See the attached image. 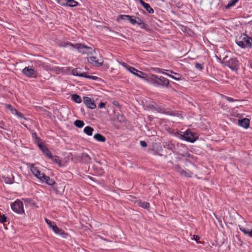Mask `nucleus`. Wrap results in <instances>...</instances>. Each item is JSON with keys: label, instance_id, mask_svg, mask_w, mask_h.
Here are the masks:
<instances>
[{"label": "nucleus", "instance_id": "obj_1", "mask_svg": "<svg viewBox=\"0 0 252 252\" xmlns=\"http://www.w3.org/2000/svg\"><path fill=\"white\" fill-rule=\"evenodd\" d=\"M174 135L181 140L190 143L194 142L198 138L197 136L189 129H188L184 132L176 130L174 132Z\"/></svg>", "mask_w": 252, "mask_h": 252}, {"label": "nucleus", "instance_id": "obj_2", "mask_svg": "<svg viewBox=\"0 0 252 252\" xmlns=\"http://www.w3.org/2000/svg\"><path fill=\"white\" fill-rule=\"evenodd\" d=\"M236 43L242 48H251L252 46V38L246 34H242L235 40Z\"/></svg>", "mask_w": 252, "mask_h": 252}, {"label": "nucleus", "instance_id": "obj_3", "mask_svg": "<svg viewBox=\"0 0 252 252\" xmlns=\"http://www.w3.org/2000/svg\"><path fill=\"white\" fill-rule=\"evenodd\" d=\"M66 46H71L77 49L78 52L82 54H92L95 52V49L84 45L82 44H73L72 43H67Z\"/></svg>", "mask_w": 252, "mask_h": 252}, {"label": "nucleus", "instance_id": "obj_4", "mask_svg": "<svg viewBox=\"0 0 252 252\" xmlns=\"http://www.w3.org/2000/svg\"><path fill=\"white\" fill-rule=\"evenodd\" d=\"M22 72L25 76L30 78H35L38 75L37 70L32 66L25 67L22 70Z\"/></svg>", "mask_w": 252, "mask_h": 252}, {"label": "nucleus", "instance_id": "obj_5", "mask_svg": "<svg viewBox=\"0 0 252 252\" xmlns=\"http://www.w3.org/2000/svg\"><path fill=\"white\" fill-rule=\"evenodd\" d=\"M12 210L18 214H24V210L23 207V203L19 199H17L13 203L11 204Z\"/></svg>", "mask_w": 252, "mask_h": 252}, {"label": "nucleus", "instance_id": "obj_6", "mask_svg": "<svg viewBox=\"0 0 252 252\" xmlns=\"http://www.w3.org/2000/svg\"><path fill=\"white\" fill-rule=\"evenodd\" d=\"M72 74L74 76L82 77L86 78H88L89 79H91L93 80H97L99 79V78L97 76H91L88 75L86 74L85 72L81 73L78 68H74L72 70Z\"/></svg>", "mask_w": 252, "mask_h": 252}, {"label": "nucleus", "instance_id": "obj_7", "mask_svg": "<svg viewBox=\"0 0 252 252\" xmlns=\"http://www.w3.org/2000/svg\"><path fill=\"white\" fill-rule=\"evenodd\" d=\"M87 60L90 63L95 67L102 66L104 62L102 57H100V58L97 59L95 57L90 56L87 58Z\"/></svg>", "mask_w": 252, "mask_h": 252}, {"label": "nucleus", "instance_id": "obj_8", "mask_svg": "<svg viewBox=\"0 0 252 252\" xmlns=\"http://www.w3.org/2000/svg\"><path fill=\"white\" fill-rule=\"evenodd\" d=\"M149 83L155 87H160L159 77L155 74H151L145 79Z\"/></svg>", "mask_w": 252, "mask_h": 252}, {"label": "nucleus", "instance_id": "obj_9", "mask_svg": "<svg viewBox=\"0 0 252 252\" xmlns=\"http://www.w3.org/2000/svg\"><path fill=\"white\" fill-rule=\"evenodd\" d=\"M238 61L235 58H230L225 63V64L233 70H237L238 68Z\"/></svg>", "mask_w": 252, "mask_h": 252}, {"label": "nucleus", "instance_id": "obj_10", "mask_svg": "<svg viewBox=\"0 0 252 252\" xmlns=\"http://www.w3.org/2000/svg\"><path fill=\"white\" fill-rule=\"evenodd\" d=\"M158 112L160 113H164L166 115L173 116H177L179 118H182V117L181 115L178 112L176 111H173L171 110H165L164 109L162 108H158L156 109Z\"/></svg>", "mask_w": 252, "mask_h": 252}, {"label": "nucleus", "instance_id": "obj_11", "mask_svg": "<svg viewBox=\"0 0 252 252\" xmlns=\"http://www.w3.org/2000/svg\"><path fill=\"white\" fill-rule=\"evenodd\" d=\"M129 72L139 78L144 79L147 77L146 73L137 70L133 67H129Z\"/></svg>", "mask_w": 252, "mask_h": 252}, {"label": "nucleus", "instance_id": "obj_12", "mask_svg": "<svg viewBox=\"0 0 252 252\" xmlns=\"http://www.w3.org/2000/svg\"><path fill=\"white\" fill-rule=\"evenodd\" d=\"M176 171L182 176H184L187 178H191L192 175V173L189 170L186 171L182 169L179 165H176L175 167Z\"/></svg>", "mask_w": 252, "mask_h": 252}, {"label": "nucleus", "instance_id": "obj_13", "mask_svg": "<svg viewBox=\"0 0 252 252\" xmlns=\"http://www.w3.org/2000/svg\"><path fill=\"white\" fill-rule=\"evenodd\" d=\"M83 102L87 107L93 109L96 107V105L93 100L89 97H84Z\"/></svg>", "mask_w": 252, "mask_h": 252}, {"label": "nucleus", "instance_id": "obj_14", "mask_svg": "<svg viewBox=\"0 0 252 252\" xmlns=\"http://www.w3.org/2000/svg\"><path fill=\"white\" fill-rule=\"evenodd\" d=\"M52 229L55 234L61 236L63 238H66L68 236L66 233L62 229L59 228L56 225H55L54 226H52Z\"/></svg>", "mask_w": 252, "mask_h": 252}, {"label": "nucleus", "instance_id": "obj_15", "mask_svg": "<svg viewBox=\"0 0 252 252\" xmlns=\"http://www.w3.org/2000/svg\"><path fill=\"white\" fill-rule=\"evenodd\" d=\"M167 72H169L171 74L166 73V75L172 78L173 79L177 81H180L182 78V76L181 74L178 73L174 72L173 71L171 70H166Z\"/></svg>", "mask_w": 252, "mask_h": 252}, {"label": "nucleus", "instance_id": "obj_16", "mask_svg": "<svg viewBox=\"0 0 252 252\" xmlns=\"http://www.w3.org/2000/svg\"><path fill=\"white\" fill-rule=\"evenodd\" d=\"M31 171L33 175L35 176L37 178H38L39 180L40 178H41V176L44 173H41L37 167H35L33 165H32L31 166Z\"/></svg>", "mask_w": 252, "mask_h": 252}, {"label": "nucleus", "instance_id": "obj_17", "mask_svg": "<svg viewBox=\"0 0 252 252\" xmlns=\"http://www.w3.org/2000/svg\"><path fill=\"white\" fill-rule=\"evenodd\" d=\"M164 148L170 151L171 153H175V146L170 141H168L165 143Z\"/></svg>", "mask_w": 252, "mask_h": 252}, {"label": "nucleus", "instance_id": "obj_18", "mask_svg": "<svg viewBox=\"0 0 252 252\" xmlns=\"http://www.w3.org/2000/svg\"><path fill=\"white\" fill-rule=\"evenodd\" d=\"M159 83L160 84V86L168 87L169 84V80L163 76H159Z\"/></svg>", "mask_w": 252, "mask_h": 252}, {"label": "nucleus", "instance_id": "obj_19", "mask_svg": "<svg viewBox=\"0 0 252 252\" xmlns=\"http://www.w3.org/2000/svg\"><path fill=\"white\" fill-rule=\"evenodd\" d=\"M239 125L244 128H247L250 126V120L248 119L244 118L239 120Z\"/></svg>", "mask_w": 252, "mask_h": 252}, {"label": "nucleus", "instance_id": "obj_20", "mask_svg": "<svg viewBox=\"0 0 252 252\" xmlns=\"http://www.w3.org/2000/svg\"><path fill=\"white\" fill-rule=\"evenodd\" d=\"M38 148L47 158L49 156H51V152L44 144L42 145H40Z\"/></svg>", "mask_w": 252, "mask_h": 252}, {"label": "nucleus", "instance_id": "obj_21", "mask_svg": "<svg viewBox=\"0 0 252 252\" xmlns=\"http://www.w3.org/2000/svg\"><path fill=\"white\" fill-rule=\"evenodd\" d=\"M239 229L244 235L252 238V228L251 229H247L243 226L239 225Z\"/></svg>", "mask_w": 252, "mask_h": 252}, {"label": "nucleus", "instance_id": "obj_22", "mask_svg": "<svg viewBox=\"0 0 252 252\" xmlns=\"http://www.w3.org/2000/svg\"><path fill=\"white\" fill-rule=\"evenodd\" d=\"M94 138L99 142H105L106 141V138L103 135L98 133L94 134Z\"/></svg>", "mask_w": 252, "mask_h": 252}, {"label": "nucleus", "instance_id": "obj_23", "mask_svg": "<svg viewBox=\"0 0 252 252\" xmlns=\"http://www.w3.org/2000/svg\"><path fill=\"white\" fill-rule=\"evenodd\" d=\"M94 128L90 126H86L84 129V132L88 136H92L93 135V132Z\"/></svg>", "mask_w": 252, "mask_h": 252}, {"label": "nucleus", "instance_id": "obj_24", "mask_svg": "<svg viewBox=\"0 0 252 252\" xmlns=\"http://www.w3.org/2000/svg\"><path fill=\"white\" fill-rule=\"evenodd\" d=\"M71 100L77 103H80L82 102L81 97L78 94H72L71 97Z\"/></svg>", "mask_w": 252, "mask_h": 252}, {"label": "nucleus", "instance_id": "obj_25", "mask_svg": "<svg viewBox=\"0 0 252 252\" xmlns=\"http://www.w3.org/2000/svg\"><path fill=\"white\" fill-rule=\"evenodd\" d=\"M239 0H230L227 5L225 6V9H230L234 6Z\"/></svg>", "mask_w": 252, "mask_h": 252}, {"label": "nucleus", "instance_id": "obj_26", "mask_svg": "<svg viewBox=\"0 0 252 252\" xmlns=\"http://www.w3.org/2000/svg\"><path fill=\"white\" fill-rule=\"evenodd\" d=\"M143 6L149 13H153L154 12V9L151 7L149 4L143 2Z\"/></svg>", "mask_w": 252, "mask_h": 252}, {"label": "nucleus", "instance_id": "obj_27", "mask_svg": "<svg viewBox=\"0 0 252 252\" xmlns=\"http://www.w3.org/2000/svg\"><path fill=\"white\" fill-rule=\"evenodd\" d=\"M74 125L75 126L78 128H82L84 126L85 124L83 121L76 120L74 122Z\"/></svg>", "mask_w": 252, "mask_h": 252}, {"label": "nucleus", "instance_id": "obj_28", "mask_svg": "<svg viewBox=\"0 0 252 252\" xmlns=\"http://www.w3.org/2000/svg\"><path fill=\"white\" fill-rule=\"evenodd\" d=\"M138 204L140 207L144 209H148L150 206V203L147 202L139 201Z\"/></svg>", "mask_w": 252, "mask_h": 252}, {"label": "nucleus", "instance_id": "obj_29", "mask_svg": "<svg viewBox=\"0 0 252 252\" xmlns=\"http://www.w3.org/2000/svg\"><path fill=\"white\" fill-rule=\"evenodd\" d=\"M78 4V2L74 0H68V2L66 3L65 6L74 7L76 6Z\"/></svg>", "mask_w": 252, "mask_h": 252}, {"label": "nucleus", "instance_id": "obj_30", "mask_svg": "<svg viewBox=\"0 0 252 252\" xmlns=\"http://www.w3.org/2000/svg\"><path fill=\"white\" fill-rule=\"evenodd\" d=\"M3 181L6 184H11L13 183L14 178L13 177H3Z\"/></svg>", "mask_w": 252, "mask_h": 252}, {"label": "nucleus", "instance_id": "obj_31", "mask_svg": "<svg viewBox=\"0 0 252 252\" xmlns=\"http://www.w3.org/2000/svg\"><path fill=\"white\" fill-rule=\"evenodd\" d=\"M136 24L140 26V28L142 29H145L146 28V24L144 22V21L138 18H137V23Z\"/></svg>", "mask_w": 252, "mask_h": 252}, {"label": "nucleus", "instance_id": "obj_32", "mask_svg": "<svg viewBox=\"0 0 252 252\" xmlns=\"http://www.w3.org/2000/svg\"><path fill=\"white\" fill-rule=\"evenodd\" d=\"M5 107L9 109L13 114H15L17 112V110L10 104H5Z\"/></svg>", "mask_w": 252, "mask_h": 252}, {"label": "nucleus", "instance_id": "obj_33", "mask_svg": "<svg viewBox=\"0 0 252 252\" xmlns=\"http://www.w3.org/2000/svg\"><path fill=\"white\" fill-rule=\"evenodd\" d=\"M129 21V22L134 25L135 24H136V23H137V18L134 16H130L129 15V18H128V20Z\"/></svg>", "mask_w": 252, "mask_h": 252}, {"label": "nucleus", "instance_id": "obj_34", "mask_svg": "<svg viewBox=\"0 0 252 252\" xmlns=\"http://www.w3.org/2000/svg\"><path fill=\"white\" fill-rule=\"evenodd\" d=\"M41 178H40V182L41 183H45L46 184V183L48 181V180H50V178L46 175L45 174H44L43 175H42V176L41 177Z\"/></svg>", "mask_w": 252, "mask_h": 252}, {"label": "nucleus", "instance_id": "obj_35", "mask_svg": "<svg viewBox=\"0 0 252 252\" xmlns=\"http://www.w3.org/2000/svg\"><path fill=\"white\" fill-rule=\"evenodd\" d=\"M33 142L36 144L38 147H39L40 145H42L43 144L42 143L41 139L38 137L36 138L35 139L33 140Z\"/></svg>", "mask_w": 252, "mask_h": 252}, {"label": "nucleus", "instance_id": "obj_36", "mask_svg": "<svg viewBox=\"0 0 252 252\" xmlns=\"http://www.w3.org/2000/svg\"><path fill=\"white\" fill-rule=\"evenodd\" d=\"M7 217L4 215H0V222L4 224L6 221Z\"/></svg>", "mask_w": 252, "mask_h": 252}, {"label": "nucleus", "instance_id": "obj_37", "mask_svg": "<svg viewBox=\"0 0 252 252\" xmlns=\"http://www.w3.org/2000/svg\"><path fill=\"white\" fill-rule=\"evenodd\" d=\"M150 152L151 154L153 155H158L160 157L162 156V155L160 154V152H158L156 150V149H155L154 148L153 149L151 150Z\"/></svg>", "mask_w": 252, "mask_h": 252}, {"label": "nucleus", "instance_id": "obj_38", "mask_svg": "<svg viewBox=\"0 0 252 252\" xmlns=\"http://www.w3.org/2000/svg\"><path fill=\"white\" fill-rule=\"evenodd\" d=\"M48 158L52 159V160L53 161H54L55 162H56V163H58V162L59 161V158L58 156H53L52 154H51V156L48 157Z\"/></svg>", "mask_w": 252, "mask_h": 252}, {"label": "nucleus", "instance_id": "obj_39", "mask_svg": "<svg viewBox=\"0 0 252 252\" xmlns=\"http://www.w3.org/2000/svg\"><path fill=\"white\" fill-rule=\"evenodd\" d=\"M53 69L54 71L58 73L63 71V68L59 66L54 67Z\"/></svg>", "mask_w": 252, "mask_h": 252}, {"label": "nucleus", "instance_id": "obj_40", "mask_svg": "<svg viewBox=\"0 0 252 252\" xmlns=\"http://www.w3.org/2000/svg\"><path fill=\"white\" fill-rule=\"evenodd\" d=\"M128 18H129V15H120L119 16V19L124 20H128Z\"/></svg>", "mask_w": 252, "mask_h": 252}, {"label": "nucleus", "instance_id": "obj_41", "mask_svg": "<svg viewBox=\"0 0 252 252\" xmlns=\"http://www.w3.org/2000/svg\"><path fill=\"white\" fill-rule=\"evenodd\" d=\"M45 220L48 226L51 229L52 228V226H54L55 225L53 224V223H54V222H52L51 221L47 219H46Z\"/></svg>", "mask_w": 252, "mask_h": 252}, {"label": "nucleus", "instance_id": "obj_42", "mask_svg": "<svg viewBox=\"0 0 252 252\" xmlns=\"http://www.w3.org/2000/svg\"><path fill=\"white\" fill-rule=\"evenodd\" d=\"M195 67L199 70H202L203 69V64H200L199 63H196L195 64Z\"/></svg>", "mask_w": 252, "mask_h": 252}, {"label": "nucleus", "instance_id": "obj_43", "mask_svg": "<svg viewBox=\"0 0 252 252\" xmlns=\"http://www.w3.org/2000/svg\"><path fill=\"white\" fill-rule=\"evenodd\" d=\"M117 120L120 122H123L125 121V118L123 115H118L117 117Z\"/></svg>", "mask_w": 252, "mask_h": 252}, {"label": "nucleus", "instance_id": "obj_44", "mask_svg": "<svg viewBox=\"0 0 252 252\" xmlns=\"http://www.w3.org/2000/svg\"><path fill=\"white\" fill-rule=\"evenodd\" d=\"M119 63L122 65L123 66L125 67L127 70L129 71V67H132V66H130L128 65H127L126 63L124 62H120Z\"/></svg>", "mask_w": 252, "mask_h": 252}, {"label": "nucleus", "instance_id": "obj_45", "mask_svg": "<svg viewBox=\"0 0 252 252\" xmlns=\"http://www.w3.org/2000/svg\"><path fill=\"white\" fill-rule=\"evenodd\" d=\"M154 148L155 149H156V150L158 152H160L162 150L161 146L159 145H157V144H156V145H155L154 146Z\"/></svg>", "mask_w": 252, "mask_h": 252}, {"label": "nucleus", "instance_id": "obj_46", "mask_svg": "<svg viewBox=\"0 0 252 252\" xmlns=\"http://www.w3.org/2000/svg\"><path fill=\"white\" fill-rule=\"evenodd\" d=\"M224 98L229 102H234L238 101V100L237 99H234L233 98L227 96H224Z\"/></svg>", "mask_w": 252, "mask_h": 252}, {"label": "nucleus", "instance_id": "obj_47", "mask_svg": "<svg viewBox=\"0 0 252 252\" xmlns=\"http://www.w3.org/2000/svg\"><path fill=\"white\" fill-rule=\"evenodd\" d=\"M155 70L157 73L163 74H164V75H166V73L164 71H163V69H160L159 68H155Z\"/></svg>", "mask_w": 252, "mask_h": 252}, {"label": "nucleus", "instance_id": "obj_48", "mask_svg": "<svg viewBox=\"0 0 252 252\" xmlns=\"http://www.w3.org/2000/svg\"><path fill=\"white\" fill-rule=\"evenodd\" d=\"M55 182L53 180L50 179V180H48V181L46 183V184L50 186H53L55 184Z\"/></svg>", "mask_w": 252, "mask_h": 252}, {"label": "nucleus", "instance_id": "obj_49", "mask_svg": "<svg viewBox=\"0 0 252 252\" xmlns=\"http://www.w3.org/2000/svg\"><path fill=\"white\" fill-rule=\"evenodd\" d=\"M199 239H200V237L197 235H193L192 236V239L195 240L197 243H200L198 242V240H199Z\"/></svg>", "mask_w": 252, "mask_h": 252}, {"label": "nucleus", "instance_id": "obj_50", "mask_svg": "<svg viewBox=\"0 0 252 252\" xmlns=\"http://www.w3.org/2000/svg\"><path fill=\"white\" fill-rule=\"evenodd\" d=\"M36 65L38 66V67H44L45 66V64L44 63L42 62H40V61H38L36 62Z\"/></svg>", "mask_w": 252, "mask_h": 252}, {"label": "nucleus", "instance_id": "obj_51", "mask_svg": "<svg viewBox=\"0 0 252 252\" xmlns=\"http://www.w3.org/2000/svg\"><path fill=\"white\" fill-rule=\"evenodd\" d=\"M177 146L178 148H182L183 149L187 150V148L186 145L182 144V143H178Z\"/></svg>", "mask_w": 252, "mask_h": 252}, {"label": "nucleus", "instance_id": "obj_52", "mask_svg": "<svg viewBox=\"0 0 252 252\" xmlns=\"http://www.w3.org/2000/svg\"><path fill=\"white\" fill-rule=\"evenodd\" d=\"M31 133H32V138L33 140L35 139L36 138L38 137L37 136V133L36 132H35L34 131H32Z\"/></svg>", "mask_w": 252, "mask_h": 252}, {"label": "nucleus", "instance_id": "obj_53", "mask_svg": "<svg viewBox=\"0 0 252 252\" xmlns=\"http://www.w3.org/2000/svg\"><path fill=\"white\" fill-rule=\"evenodd\" d=\"M68 0H60V3L62 5L65 6L66 3H67Z\"/></svg>", "mask_w": 252, "mask_h": 252}, {"label": "nucleus", "instance_id": "obj_54", "mask_svg": "<svg viewBox=\"0 0 252 252\" xmlns=\"http://www.w3.org/2000/svg\"><path fill=\"white\" fill-rule=\"evenodd\" d=\"M140 145L143 147H145L147 146V143L144 141H140Z\"/></svg>", "mask_w": 252, "mask_h": 252}, {"label": "nucleus", "instance_id": "obj_55", "mask_svg": "<svg viewBox=\"0 0 252 252\" xmlns=\"http://www.w3.org/2000/svg\"><path fill=\"white\" fill-rule=\"evenodd\" d=\"M105 107V104L103 102H100L98 105V107L99 108H103Z\"/></svg>", "mask_w": 252, "mask_h": 252}, {"label": "nucleus", "instance_id": "obj_56", "mask_svg": "<svg viewBox=\"0 0 252 252\" xmlns=\"http://www.w3.org/2000/svg\"><path fill=\"white\" fill-rule=\"evenodd\" d=\"M15 115H16L18 117H19L20 118H24L23 114L21 113L18 112V111H17V112L15 114Z\"/></svg>", "mask_w": 252, "mask_h": 252}, {"label": "nucleus", "instance_id": "obj_57", "mask_svg": "<svg viewBox=\"0 0 252 252\" xmlns=\"http://www.w3.org/2000/svg\"><path fill=\"white\" fill-rule=\"evenodd\" d=\"M181 155L183 157H191V155L189 153H185V154H181Z\"/></svg>", "mask_w": 252, "mask_h": 252}, {"label": "nucleus", "instance_id": "obj_58", "mask_svg": "<svg viewBox=\"0 0 252 252\" xmlns=\"http://www.w3.org/2000/svg\"><path fill=\"white\" fill-rule=\"evenodd\" d=\"M23 200L25 204L30 203L31 201V200L30 199H24Z\"/></svg>", "mask_w": 252, "mask_h": 252}, {"label": "nucleus", "instance_id": "obj_59", "mask_svg": "<svg viewBox=\"0 0 252 252\" xmlns=\"http://www.w3.org/2000/svg\"><path fill=\"white\" fill-rule=\"evenodd\" d=\"M216 59H217V60H218V61L220 63H222V62H221V59H220V57H218V56H216Z\"/></svg>", "mask_w": 252, "mask_h": 252}, {"label": "nucleus", "instance_id": "obj_60", "mask_svg": "<svg viewBox=\"0 0 252 252\" xmlns=\"http://www.w3.org/2000/svg\"><path fill=\"white\" fill-rule=\"evenodd\" d=\"M248 65L250 67V68L252 69V62H250Z\"/></svg>", "mask_w": 252, "mask_h": 252}, {"label": "nucleus", "instance_id": "obj_61", "mask_svg": "<svg viewBox=\"0 0 252 252\" xmlns=\"http://www.w3.org/2000/svg\"><path fill=\"white\" fill-rule=\"evenodd\" d=\"M113 104H114V105H115L119 106V103H118L117 101H114V102H113Z\"/></svg>", "mask_w": 252, "mask_h": 252}, {"label": "nucleus", "instance_id": "obj_62", "mask_svg": "<svg viewBox=\"0 0 252 252\" xmlns=\"http://www.w3.org/2000/svg\"><path fill=\"white\" fill-rule=\"evenodd\" d=\"M139 1L140 2V3L143 5V2H145L144 1H143L142 0H139Z\"/></svg>", "mask_w": 252, "mask_h": 252}, {"label": "nucleus", "instance_id": "obj_63", "mask_svg": "<svg viewBox=\"0 0 252 252\" xmlns=\"http://www.w3.org/2000/svg\"><path fill=\"white\" fill-rule=\"evenodd\" d=\"M163 71H164L165 73L171 74L169 72H167L166 70L163 69Z\"/></svg>", "mask_w": 252, "mask_h": 252}]
</instances>
